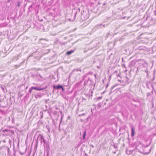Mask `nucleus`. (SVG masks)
Masks as SVG:
<instances>
[{
	"label": "nucleus",
	"instance_id": "obj_38",
	"mask_svg": "<svg viewBox=\"0 0 156 156\" xmlns=\"http://www.w3.org/2000/svg\"><path fill=\"white\" fill-rule=\"evenodd\" d=\"M99 26H102V24H99Z\"/></svg>",
	"mask_w": 156,
	"mask_h": 156
},
{
	"label": "nucleus",
	"instance_id": "obj_31",
	"mask_svg": "<svg viewBox=\"0 0 156 156\" xmlns=\"http://www.w3.org/2000/svg\"><path fill=\"white\" fill-rule=\"evenodd\" d=\"M102 5H103V6H104V5H105L106 3L104 2V3H102Z\"/></svg>",
	"mask_w": 156,
	"mask_h": 156
},
{
	"label": "nucleus",
	"instance_id": "obj_1",
	"mask_svg": "<svg viewBox=\"0 0 156 156\" xmlns=\"http://www.w3.org/2000/svg\"><path fill=\"white\" fill-rule=\"evenodd\" d=\"M139 71L144 72L147 73V76H148L147 70V64L146 62H144L142 63H139V65L137 68L136 73Z\"/></svg>",
	"mask_w": 156,
	"mask_h": 156
},
{
	"label": "nucleus",
	"instance_id": "obj_33",
	"mask_svg": "<svg viewBox=\"0 0 156 156\" xmlns=\"http://www.w3.org/2000/svg\"><path fill=\"white\" fill-rule=\"evenodd\" d=\"M11 0H7V3H9L10 2Z\"/></svg>",
	"mask_w": 156,
	"mask_h": 156
},
{
	"label": "nucleus",
	"instance_id": "obj_8",
	"mask_svg": "<svg viewBox=\"0 0 156 156\" xmlns=\"http://www.w3.org/2000/svg\"><path fill=\"white\" fill-rule=\"evenodd\" d=\"M44 94H43L38 93L37 94H33V95H34L36 98H41Z\"/></svg>",
	"mask_w": 156,
	"mask_h": 156
},
{
	"label": "nucleus",
	"instance_id": "obj_23",
	"mask_svg": "<svg viewBox=\"0 0 156 156\" xmlns=\"http://www.w3.org/2000/svg\"><path fill=\"white\" fill-rule=\"evenodd\" d=\"M46 127L47 129L48 130V131L49 132L50 129L49 126H47Z\"/></svg>",
	"mask_w": 156,
	"mask_h": 156
},
{
	"label": "nucleus",
	"instance_id": "obj_18",
	"mask_svg": "<svg viewBox=\"0 0 156 156\" xmlns=\"http://www.w3.org/2000/svg\"><path fill=\"white\" fill-rule=\"evenodd\" d=\"M86 135V130H85L83 132V139H84L85 138Z\"/></svg>",
	"mask_w": 156,
	"mask_h": 156
},
{
	"label": "nucleus",
	"instance_id": "obj_44",
	"mask_svg": "<svg viewBox=\"0 0 156 156\" xmlns=\"http://www.w3.org/2000/svg\"><path fill=\"white\" fill-rule=\"evenodd\" d=\"M92 147H94V146H93V145H92Z\"/></svg>",
	"mask_w": 156,
	"mask_h": 156
},
{
	"label": "nucleus",
	"instance_id": "obj_4",
	"mask_svg": "<svg viewBox=\"0 0 156 156\" xmlns=\"http://www.w3.org/2000/svg\"><path fill=\"white\" fill-rule=\"evenodd\" d=\"M81 19L83 21H85L89 18V15L88 13L83 12L81 13Z\"/></svg>",
	"mask_w": 156,
	"mask_h": 156
},
{
	"label": "nucleus",
	"instance_id": "obj_36",
	"mask_svg": "<svg viewBox=\"0 0 156 156\" xmlns=\"http://www.w3.org/2000/svg\"><path fill=\"white\" fill-rule=\"evenodd\" d=\"M103 26L104 27H105V25H103Z\"/></svg>",
	"mask_w": 156,
	"mask_h": 156
},
{
	"label": "nucleus",
	"instance_id": "obj_19",
	"mask_svg": "<svg viewBox=\"0 0 156 156\" xmlns=\"http://www.w3.org/2000/svg\"><path fill=\"white\" fill-rule=\"evenodd\" d=\"M80 71L81 72V70L80 69H76L73 70V71Z\"/></svg>",
	"mask_w": 156,
	"mask_h": 156
},
{
	"label": "nucleus",
	"instance_id": "obj_5",
	"mask_svg": "<svg viewBox=\"0 0 156 156\" xmlns=\"http://www.w3.org/2000/svg\"><path fill=\"white\" fill-rule=\"evenodd\" d=\"M45 89H46V88H38L37 87H32L29 90V93H31L32 92V91L34 90H44Z\"/></svg>",
	"mask_w": 156,
	"mask_h": 156
},
{
	"label": "nucleus",
	"instance_id": "obj_11",
	"mask_svg": "<svg viewBox=\"0 0 156 156\" xmlns=\"http://www.w3.org/2000/svg\"><path fill=\"white\" fill-rule=\"evenodd\" d=\"M92 74H93V73H92V72H89L87 74H84V75L83 76V80H84L85 78L86 77V76H87V75H92Z\"/></svg>",
	"mask_w": 156,
	"mask_h": 156
},
{
	"label": "nucleus",
	"instance_id": "obj_30",
	"mask_svg": "<svg viewBox=\"0 0 156 156\" xmlns=\"http://www.w3.org/2000/svg\"><path fill=\"white\" fill-rule=\"evenodd\" d=\"M20 154L21 155H23V154H25V152H24V153H22L21 152H20Z\"/></svg>",
	"mask_w": 156,
	"mask_h": 156
},
{
	"label": "nucleus",
	"instance_id": "obj_3",
	"mask_svg": "<svg viewBox=\"0 0 156 156\" xmlns=\"http://www.w3.org/2000/svg\"><path fill=\"white\" fill-rule=\"evenodd\" d=\"M38 142H40L41 144L42 143L44 144V145L45 144V139H44L43 136L42 135L40 134L38 135L37 140L36 146L37 145L38 143Z\"/></svg>",
	"mask_w": 156,
	"mask_h": 156
},
{
	"label": "nucleus",
	"instance_id": "obj_29",
	"mask_svg": "<svg viewBox=\"0 0 156 156\" xmlns=\"http://www.w3.org/2000/svg\"><path fill=\"white\" fill-rule=\"evenodd\" d=\"M133 101H134L135 102H138V101L136 100H135V99H133Z\"/></svg>",
	"mask_w": 156,
	"mask_h": 156
},
{
	"label": "nucleus",
	"instance_id": "obj_2",
	"mask_svg": "<svg viewBox=\"0 0 156 156\" xmlns=\"http://www.w3.org/2000/svg\"><path fill=\"white\" fill-rule=\"evenodd\" d=\"M1 131L2 132V133L4 136H7L11 134H14V131L8 129H4V128H1Z\"/></svg>",
	"mask_w": 156,
	"mask_h": 156
},
{
	"label": "nucleus",
	"instance_id": "obj_10",
	"mask_svg": "<svg viewBox=\"0 0 156 156\" xmlns=\"http://www.w3.org/2000/svg\"><path fill=\"white\" fill-rule=\"evenodd\" d=\"M74 51L75 50H71L70 51H67L66 53V55H70L73 53L74 52Z\"/></svg>",
	"mask_w": 156,
	"mask_h": 156
},
{
	"label": "nucleus",
	"instance_id": "obj_28",
	"mask_svg": "<svg viewBox=\"0 0 156 156\" xmlns=\"http://www.w3.org/2000/svg\"><path fill=\"white\" fill-rule=\"evenodd\" d=\"M81 143H80L79 144H78L77 146L78 147H79L80 146V145L81 144Z\"/></svg>",
	"mask_w": 156,
	"mask_h": 156
},
{
	"label": "nucleus",
	"instance_id": "obj_49",
	"mask_svg": "<svg viewBox=\"0 0 156 156\" xmlns=\"http://www.w3.org/2000/svg\"><path fill=\"white\" fill-rule=\"evenodd\" d=\"M54 9H53V10L54 11Z\"/></svg>",
	"mask_w": 156,
	"mask_h": 156
},
{
	"label": "nucleus",
	"instance_id": "obj_15",
	"mask_svg": "<svg viewBox=\"0 0 156 156\" xmlns=\"http://www.w3.org/2000/svg\"><path fill=\"white\" fill-rule=\"evenodd\" d=\"M111 145L114 146L115 148L116 149L117 147V146L115 145V144H114L113 142H112L111 143Z\"/></svg>",
	"mask_w": 156,
	"mask_h": 156
},
{
	"label": "nucleus",
	"instance_id": "obj_22",
	"mask_svg": "<svg viewBox=\"0 0 156 156\" xmlns=\"http://www.w3.org/2000/svg\"><path fill=\"white\" fill-rule=\"evenodd\" d=\"M39 76V77L41 78H43V77L40 74H37V76Z\"/></svg>",
	"mask_w": 156,
	"mask_h": 156
},
{
	"label": "nucleus",
	"instance_id": "obj_43",
	"mask_svg": "<svg viewBox=\"0 0 156 156\" xmlns=\"http://www.w3.org/2000/svg\"><path fill=\"white\" fill-rule=\"evenodd\" d=\"M83 99L84 100H86V99L84 98H83Z\"/></svg>",
	"mask_w": 156,
	"mask_h": 156
},
{
	"label": "nucleus",
	"instance_id": "obj_27",
	"mask_svg": "<svg viewBox=\"0 0 156 156\" xmlns=\"http://www.w3.org/2000/svg\"><path fill=\"white\" fill-rule=\"evenodd\" d=\"M32 5H30L29 7H28V9H29V11L30 10V8H31V7H32Z\"/></svg>",
	"mask_w": 156,
	"mask_h": 156
},
{
	"label": "nucleus",
	"instance_id": "obj_14",
	"mask_svg": "<svg viewBox=\"0 0 156 156\" xmlns=\"http://www.w3.org/2000/svg\"><path fill=\"white\" fill-rule=\"evenodd\" d=\"M78 10H79V12H78L77 11H76V12L75 13H74V18H75V17L78 15V13H80V9L79 8H78Z\"/></svg>",
	"mask_w": 156,
	"mask_h": 156
},
{
	"label": "nucleus",
	"instance_id": "obj_35",
	"mask_svg": "<svg viewBox=\"0 0 156 156\" xmlns=\"http://www.w3.org/2000/svg\"><path fill=\"white\" fill-rule=\"evenodd\" d=\"M42 40H43V39H40V41H41Z\"/></svg>",
	"mask_w": 156,
	"mask_h": 156
},
{
	"label": "nucleus",
	"instance_id": "obj_12",
	"mask_svg": "<svg viewBox=\"0 0 156 156\" xmlns=\"http://www.w3.org/2000/svg\"><path fill=\"white\" fill-rule=\"evenodd\" d=\"M22 63L23 62H20L18 65H15L14 67L16 69H17L21 66Z\"/></svg>",
	"mask_w": 156,
	"mask_h": 156
},
{
	"label": "nucleus",
	"instance_id": "obj_47",
	"mask_svg": "<svg viewBox=\"0 0 156 156\" xmlns=\"http://www.w3.org/2000/svg\"><path fill=\"white\" fill-rule=\"evenodd\" d=\"M69 118H70V117H68V119H69Z\"/></svg>",
	"mask_w": 156,
	"mask_h": 156
},
{
	"label": "nucleus",
	"instance_id": "obj_20",
	"mask_svg": "<svg viewBox=\"0 0 156 156\" xmlns=\"http://www.w3.org/2000/svg\"><path fill=\"white\" fill-rule=\"evenodd\" d=\"M117 85H118V84H115V85L112 86L111 88V90H112L116 86H117Z\"/></svg>",
	"mask_w": 156,
	"mask_h": 156
},
{
	"label": "nucleus",
	"instance_id": "obj_39",
	"mask_svg": "<svg viewBox=\"0 0 156 156\" xmlns=\"http://www.w3.org/2000/svg\"><path fill=\"white\" fill-rule=\"evenodd\" d=\"M109 34H109V33H108V35H107V36H108V35H109Z\"/></svg>",
	"mask_w": 156,
	"mask_h": 156
},
{
	"label": "nucleus",
	"instance_id": "obj_45",
	"mask_svg": "<svg viewBox=\"0 0 156 156\" xmlns=\"http://www.w3.org/2000/svg\"><path fill=\"white\" fill-rule=\"evenodd\" d=\"M103 83H104V80H103Z\"/></svg>",
	"mask_w": 156,
	"mask_h": 156
},
{
	"label": "nucleus",
	"instance_id": "obj_7",
	"mask_svg": "<svg viewBox=\"0 0 156 156\" xmlns=\"http://www.w3.org/2000/svg\"><path fill=\"white\" fill-rule=\"evenodd\" d=\"M1 106L3 108L7 107L8 106V103L7 101H4L3 102L1 105Z\"/></svg>",
	"mask_w": 156,
	"mask_h": 156
},
{
	"label": "nucleus",
	"instance_id": "obj_37",
	"mask_svg": "<svg viewBox=\"0 0 156 156\" xmlns=\"http://www.w3.org/2000/svg\"><path fill=\"white\" fill-rule=\"evenodd\" d=\"M50 13V14H51V15H52V14H53V13H52L51 12V13Z\"/></svg>",
	"mask_w": 156,
	"mask_h": 156
},
{
	"label": "nucleus",
	"instance_id": "obj_16",
	"mask_svg": "<svg viewBox=\"0 0 156 156\" xmlns=\"http://www.w3.org/2000/svg\"><path fill=\"white\" fill-rule=\"evenodd\" d=\"M19 56L18 55L17 57H14L12 58V60L13 61H14V60H18L19 59V58H18Z\"/></svg>",
	"mask_w": 156,
	"mask_h": 156
},
{
	"label": "nucleus",
	"instance_id": "obj_13",
	"mask_svg": "<svg viewBox=\"0 0 156 156\" xmlns=\"http://www.w3.org/2000/svg\"><path fill=\"white\" fill-rule=\"evenodd\" d=\"M22 4V2L20 1H18L17 2V4L16 5V7L19 8Z\"/></svg>",
	"mask_w": 156,
	"mask_h": 156
},
{
	"label": "nucleus",
	"instance_id": "obj_42",
	"mask_svg": "<svg viewBox=\"0 0 156 156\" xmlns=\"http://www.w3.org/2000/svg\"><path fill=\"white\" fill-rule=\"evenodd\" d=\"M103 8H104L105 9V8H106V7H105H105H103Z\"/></svg>",
	"mask_w": 156,
	"mask_h": 156
},
{
	"label": "nucleus",
	"instance_id": "obj_9",
	"mask_svg": "<svg viewBox=\"0 0 156 156\" xmlns=\"http://www.w3.org/2000/svg\"><path fill=\"white\" fill-rule=\"evenodd\" d=\"M135 129L134 127L133 126H132L131 128V136L133 137L135 134Z\"/></svg>",
	"mask_w": 156,
	"mask_h": 156
},
{
	"label": "nucleus",
	"instance_id": "obj_41",
	"mask_svg": "<svg viewBox=\"0 0 156 156\" xmlns=\"http://www.w3.org/2000/svg\"><path fill=\"white\" fill-rule=\"evenodd\" d=\"M94 76H95V77H96V75L95 74H94Z\"/></svg>",
	"mask_w": 156,
	"mask_h": 156
},
{
	"label": "nucleus",
	"instance_id": "obj_46",
	"mask_svg": "<svg viewBox=\"0 0 156 156\" xmlns=\"http://www.w3.org/2000/svg\"><path fill=\"white\" fill-rule=\"evenodd\" d=\"M84 115V114H83L82 115Z\"/></svg>",
	"mask_w": 156,
	"mask_h": 156
},
{
	"label": "nucleus",
	"instance_id": "obj_34",
	"mask_svg": "<svg viewBox=\"0 0 156 156\" xmlns=\"http://www.w3.org/2000/svg\"><path fill=\"white\" fill-rule=\"evenodd\" d=\"M108 84L106 85V88H107V87H108Z\"/></svg>",
	"mask_w": 156,
	"mask_h": 156
},
{
	"label": "nucleus",
	"instance_id": "obj_40",
	"mask_svg": "<svg viewBox=\"0 0 156 156\" xmlns=\"http://www.w3.org/2000/svg\"><path fill=\"white\" fill-rule=\"evenodd\" d=\"M9 142H11V140H9Z\"/></svg>",
	"mask_w": 156,
	"mask_h": 156
},
{
	"label": "nucleus",
	"instance_id": "obj_26",
	"mask_svg": "<svg viewBox=\"0 0 156 156\" xmlns=\"http://www.w3.org/2000/svg\"><path fill=\"white\" fill-rule=\"evenodd\" d=\"M151 95V93H148L147 94V96H149Z\"/></svg>",
	"mask_w": 156,
	"mask_h": 156
},
{
	"label": "nucleus",
	"instance_id": "obj_24",
	"mask_svg": "<svg viewBox=\"0 0 156 156\" xmlns=\"http://www.w3.org/2000/svg\"><path fill=\"white\" fill-rule=\"evenodd\" d=\"M102 98V97H99L97 98V100H98Z\"/></svg>",
	"mask_w": 156,
	"mask_h": 156
},
{
	"label": "nucleus",
	"instance_id": "obj_17",
	"mask_svg": "<svg viewBox=\"0 0 156 156\" xmlns=\"http://www.w3.org/2000/svg\"><path fill=\"white\" fill-rule=\"evenodd\" d=\"M135 64V61H132L131 62V63L129 64V65L133 66H134Z\"/></svg>",
	"mask_w": 156,
	"mask_h": 156
},
{
	"label": "nucleus",
	"instance_id": "obj_25",
	"mask_svg": "<svg viewBox=\"0 0 156 156\" xmlns=\"http://www.w3.org/2000/svg\"><path fill=\"white\" fill-rule=\"evenodd\" d=\"M102 1V0H100L99 2H98V4H102V2H101V1Z\"/></svg>",
	"mask_w": 156,
	"mask_h": 156
},
{
	"label": "nucleus",
	"instance_id": "obj_48",
	"mask_svg": "<svg viewBox=\"0 0 156 156\" xmlns=\"http://www.w3.org/2000/svg\"><path fill=\"white\" fill-rule=\"evenodd\" d=\"M123 65H124V66L125 67H126L125 66V65H124V64Z\"/></svg>",
	"mask_w": 156,
	"mask_h": 156
},
{
	"label": "nucleus",
	"instance_id": "obj_21",
	"mask_svg": "<svg viewBox=\"0 0 156 156\" xmlns=\"http://www.w3.org/2000/svg\"><path fill=\"white\" fill-rule=\"evenodd\" d=\"M88 80H87V81H84V86H86L87 84V82H88Z\"/></svg>",
	"mask_w": 156,
	"mask_h": 156
},
{
	"label": "nucleus",
	"instance_id": "obj_32",
	"mask_svg": "<svg viewBox=\"0 0 156 156\" xmlns=\"http://www.w3.org/2000/svg\"><path fill=\"white\" fill-rule=\"evenodd\" d=\"M98 106L100 107L101 106V104L100 103H99L98 104Z\"/></svg>",
	"mask_w": 156,
	"mask_h": 156
},
{
	"label": "nucleus",
	"instance_id": "obj_6",
	"mask_svg": "<svg viewBox=\"0 0 156 156\" xmlns=\"http://www.w3.org/2000/svg\"><path fill=\"white\" fill-rule=\"evenodd\" d=\"M53 87L54 90H59L60 89H62V91H63L64 90L63 86L59 84L56 86L54 85L53 86Z\"/></svg>",
	"mask_w": 156,
	"mask_h": 156
}]
</instances>
